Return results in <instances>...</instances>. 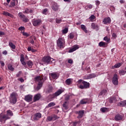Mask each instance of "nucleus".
Wrapping results in <instances>:
<instances>
[{
  "mask_svg": "<svg viewBox=\"0 0 126 126\" xmlns=\"http://www.w3.org/2000/svg\"><path fill=\"white\" fill-rule=\"evenodd\" d=\"M24 60H25V59L24 58V55L23 54H21L20 55V62L22 63V64H23V65H26V62L25 61H24Z\"/></svg>",
  "mask_w": 126,
  "mask_h": 126,
  "instance_id": "17",
  "label": "nucleus"
},
{
  "mask_svg": "<svg viewBox=\"0 0 126 126\" xmlns=\"http://www.w3.org/2000/svg\"><path fill=\"white\" fill-rule=\"evenodd\" d=\"M78 49H79L78 45H75L69 50V53H72L73 52H74V51L78 50Z\"/></svg>",
  "mask_w": 126,
  "mask_h": 126,
  "instance_id": "21",
  "label": "nucleus"
},
{
  "mask_svg": "<svg viewBox=\"0 0 126 126\" xmlns=\"http://www.w3.org/2000/svg\"><path fill=\"white\" fill-rule=\"evenodd\" d=\"M41 99V94H35L33 97L34 102H36V101H39Z\"/></svg>",
  "mask_w": 126,
  "mask_h": 126,
  "instance_id": "18",
  "label": "nucleus"
},
{
  "mask_svg": "<svg viewBox=\"0 0 126 126\" xmlns=\"http://www.w3.org/2000/svg\"><path fill=\"white\" fill-rule=\"evenodd\" d=\"M34 79H43V76L41 75L39 76H37L34 78Z\"/></svg>",
  "mask_w": 126,
  "mask_h": 126,
  "instance_id": "43",
  "label": "nucleus"
},
{
  "mask_svg": "<svg viewBox=\"0 0 126 126\" xmlns=\"http://www.w3.org/2000/svg\"><path fill=\"white\" fill-rule=\"evenodd\" d=\"M10 118L6 116L5 114H0V122L2 124H4L6 120H9Z\"/></svg>",
  "mask_w": 126,
  "mask_h": 126,
  "instance_id": "5",
  "label": "nucleus"
},
{
  "mask_svg": "<svg viewBox=\"0 0 126 126\" xmlns=\"http://www.w3.org/2000/svg\"><path fill=\"white\" fill-rule=\"evenodd\" d=\"M50 77L53 78V79H58L59 78V73L57 72L50 73Z\"/></svg>",
  "mask_w": 126,
  "mask_h": 126,
  "instance_id": "13",
  "label": "nucleus"
},
{
  "mask_svg": "<svg viewBox=\"0 0 126 126\" xmlns=\"http://www.w3.org/2000/svg\"><path fill=\"white\" fill-rule=\"evenodd\" d=\"M87 71H88V72H90V67H88L87 68Z\"/></svg>",
  "mask_w": 126,
  "mask_h": 126,
  "instance_id": "64",
  "label": "nucleus"
},
{
  "mask_svg": "<svg viewBox=\"0 0 126 126\" xmlns=\"http://www.w3.org/2000/svg\"><path fill=\"white\" fill-rule=\"evenodd\" d=\"M10 102L11 104H15L17 101L16 98V94L15 93H12L10 95Z\"/></svg>",
  "mask_w": 126,
  "mask_h": 126,
  "instance_id": "6",
  "label": "nucleus"
},
{
  "mask_svg": "<svg viewBox=\"0 0 126 126\" xmlns=\"http://www.w3.org/2000/svg\"><path fill=\"white\" fill-rule=\"evenodd\" d=\"M53 92V87L49 86L46 91V93H51Z\"/></svg>",
  "mask_w": 126,
  "mask_h": 126,
  "instance_id": "35",
  "label": "nucleus"
},
{
  "mask_svg": "<svg viewBox=\"0 0 126 126\" xmlns=\"http://www.w3.org/2000/svg\"><path fill=\"white\" fill-rule=\"evenodd\" d=\"M32 98H33V96L31 94H28L25 96V100L27 102H31L32 101Z\"/></svg>",
  "mask_w": 126,
  "mask_h": 126,
  "instance_id": "15",
  "label": "nucleus"
},
{
  "mask_svg": "<svg viewBox=\"0 0 126 126\" xmlns=\"http://www.w3.org/2000/svg\"><path fill=\"white\" fill-rule=\"evenodd\" d=\"M118 106H121V107H124V106H126V100L119 102L118 103Z\"/></svg>",
  "mask_w": 126,
  "mask_h": 126,
  "instance_id": "31",
  "label": "nucleus"
},
{
  "mask_svg": "<svg viewBox=\"0 0 126 126\" xmlns=\"http://www.w3.org/2000/svg\"><path fill=\"white\" fill-rule=\"evenodd\" d=\"M99 47H102V48H106L107 47V46H108V44H107V43L104 42L103 41H101L98 44Z\"/></svg>",
  "mask_w": 126,
  "mask_h": 126,
  "instance_id": "23",
  "label": "nucleus"
},
{
  "mask_svg": "<svg viewBox=\"0 0 126 126\" xmlns=\"http://www.w3.org/2000/svg\"><path fill=\"white\" fill-rule=\"evenodd\" d=\"M103 40L104 41H106V42H107V43L110 42V38H108V36L104 37L103 38Z\"/></svg>",
  "mask_w": 126,
  "mask_h": 126,
  "instance_id": "46",
  "label": "nucleus"
},
{
  "mask_svg": "<svg viewBox=\"0 0 126 126\" xmlns=\"http://www.w3.org/2000/svg\"><path fill=\"white\" fill-rule=\"evenodd\" d=\"M53 121H56L57 120V116L56 115H53L52 116Z\"/></svg>",
  "mask_w": 126,
  "mask_h": 126,
  "instance_id": "49",
  "label": "nucleus"
},
{
  "mask_svg": "<svg viewBox=\"0 0 126 126\" xmlns=\"http://www.w3.org/2000/svg\"><path fill=\"white\" fill-rule=\"evenodd\" d=\"M112 83L114 85H118V84H119V81L118 79H113L112 80Z\"/></svg>",
  "mask_w": 126,
  "mask_h": 126,
  "instance_id": "41",
  "label": "nucleus"
},
{
  "mask_svg": "<svg viewBox=\"0 0 126 126\" xmlns=\"http://www.w3.org/2000/svg\"><path fill=\"white\" fill-rule=\"evenodd\" d=\"M101 111L102 113H107V112H109V108L106 107H102L101 108Z\"/></svg>",
  "mask_w": 126,
  "mask_h": 126,
  "instance_id": "32",
  "label": "nucleus"
},
{
  "mask_svg": "<svg viewBox=\"0 0 126 126\" xmlns=\"http://www.w3.org/2000/svg\"><path fill=\"white\" fill-rule=\"evenodd\" d=\"M112 37L114 38H116L117 37V34L116 33L114 32L112 33Z\"/></svg>",
  "mask_w": 126,
  "mask_h": 126,
  "instance_id": "60",
  "label": "nucleus"
},
{
  "mask_svg": "<svg viewBox=\"0 0 126 126\" xmlns=\"http://www.w3.org/2000/svg\"><path fill=\"white\" fill-rule=\"evenodd\" d=\"M32 48H31V47H29L28 48V52H31V51H32Z\"/></svg>",
  "mask_w": 126,
  "mask_h": 126,
  "instance_id": "63",
  "label": "nucleus"
},
{
  "mask_svg": "<svg viewBox=\"0 0 126 126\" xmlns=\"http://www.w3.org/2000/svg\"><path fill=\"white\" fill-rule=\"evenodd\" d=\"M111 21L110 17H106L103 19V22L104 24H110Z\"/></svg>",
  "mask_w": 126,
  "mask_h": 126,
  "instance_id": "16",
  "label": "nucleus"
},
{
  "mask_svg": "<svg viewBox=\"0 0 126 126\" xmlns=\"http://www.w3.org/2000/svg\"><path fill=\"white\" fill-rule=\"evenodd\" d=\"M68 32V28H65L64 30H63V34H66Z\"/></svg>",
  "mask_w": 126,
  "mask_h": 126,
  "instance_id": "45",
  "label": "nucleus"
},
{
  "mask_svg": "<svg viewBox=\"0 0 126 126\" xmlns=\"http://www.w3.org/2000/svg\"><path fill=\"white\" fill-rule=\"evenodd\" d=\"M18 15L20 19H21V20H22L23 22L26 23L29 21V19H28L27 17H26V16H25V15L22 14V13L21 12L19 13Z\"/></svg>",
  "mask_w": 126,
  "mask_h": 126,
  "instance_id": "8",
  "label": "nucleus"
},
{
  "mask_svg": "<svg viewBox=\"0 0 126 126\" xmlns=\"http://www.w3.org/2000/svg\"><path fill=\"white\" fill-rule=\"evenodd\" d=\"M41 24H42V20L41 19H37L32 21V25L33 26H40Z\"/></svg>",
  "mask_w": 126,
  "mask_h": 126,
  "instance_id": "9",
  "label": "nucleus"
},
{
  "mask_svg": "<svg viewBox=\"0 0 126 126\" xmlns=\"http://www.w3.org/2000/svg\"><path fill=\"white\" fill-rule=\"evenodd\" d=\"M94 77H97V75L93 73L88 75L87 79H91V78H94Z\"/></svg>",
  "mask_w": 126,
  "mask_h": 126,
  "instance_id": "26",
  "label": "nucleus"
},
{
  "mask_svg": "<svg viewBox=\"0 0 126 126\" xmlns=\"http://www.w3.org/2000/svg\"><path fill=\"white\" fill-rule=\"evenodd\" d=\"M9 46L10 48H11L13 50H15L16 48V46L15 45L13 44V43L12 42H9Z\"/></svg>",
  "mask_w": 126,
  "mask_h": 126,
  "instance_id": "28",
  "label": "nucleus"
},
{
  "mask_svg": "<svg viewBox=\"0 0 126 126\" xmlns=\"http://www.w3.org/2000/svg\"><path fill=\"white\" fill-rule=\"evenodd\" d=\"M88 7L89 8H90V9H91L93 7V6L92 5V4H90L88 5Z\"/></svg>",
  "mask_w": 126,
  "mask_h": 126,
  "instance_id": "62",
  "label": "nucleus"
},
{
  "mask_svg": "<svg viewBox=\"0 0 126 126\" xmlns=\"http://www.w3.org/2000/svg\"><path fill=\"white\" fill-rule=\"evenodd\" d=\"M122 65H123V63H117L112 66V68H119V67H121Z\"/></svg>",
  "mask_w": 126,
  "mask_h": 126,
  "instance_id": "27",
  "label": "nucleus"
},
{
  "mask_svg": "<svg viewBox=\"0 0 126 126\" xmlns=\"http://www.w3.org/2000/svg\"><path fill=\"white\" fill-rule=\"evenodd\" d=\"M47 120L49 122H51V121H53V118L52 116H49L47 117Z\"/></svg>",
  "mask_w": 126,
  "mask_h": 126,
  "instance_id": "54",
  "label": "nucleus"
},
{
  "mask_svg": "<svg viewBox=\"0 0 126 126\" xmlns=\"http://www.w3.org/2000/svg\"><path fill=\"white\" fill-rule=\"evenodd\" d=\"M81 28L82 30L85 32V33H88V31L86 29V27L84 25H81Z\"/></svg>",
  "mask_w": 126,
  "mask_h": 126,
  "instance_id": "30",
  "label": "nucleus"
},
{
  "mask_svg": "<svg viewBox=\"0 0 126 126\" xmlns=\"http://www.w3.org/2000/svg\"><path fill=\"white\" fill-rule=\"evenodd\" d=\"M69 98H70V96L66 95L65 97V100H66V101H68V100H69Z\"/></svg>",
  "mask_w": 126,
  "mask_h": 126,
  "instance_id": "57",
  "label": "nucleus"
},
{
  "mask_svg": "<svg viewBox=\"0 0 126 126\" xmlns=\"http://www.w3.org/2000/svg\"><path fill=\"white\" fill-rule=\"evenodd\" d=\"M63 90H59L57 92H56L55 94H54L52 95H50L49 96V97L50 98H51V99L50 100V101H52V99H54V98H55V97H57L58 96H59V95H61V94L63 93Z\"/></svg>",
  "mask_w": 126,
  "mask_h": 126,
  "instance_id": "7",
  "label": "nucleus"
},
{
  "mask_svg": "<svg viewBox=\"0 0 126 126\" xmlns=\"http://www.w3.org/2000/svg\"><path fill=\"white\" fill-rule=\"evenodd\" d=\"M0 63L1 64V66H4L5 65L4 63H3V61H0Z\"/></svg>",
  "mask_w": 126,
  "mask_h": 126,
  "instance_id": "59",
  "label": "nucleus"
},
{
  "mask_svg": "<svg viewBox=\"0 0 126 126\" xmlns=\"http://www.w3.org/2000/svg\"><path fill=\"white\" fill-rule=\"evenodd\" d=\"M126 73V71L125 70H120L119 71V74H120V75H125Z\"/></svg>",
  "mask_w": 126,
  "mask_h": 126,
  "instance_id": "33",
  "label": "nucleus"
},
{
  "mask_svg": "<svg viewBox=\"0 0 126 126\" xmlns=\"http://www.w3.org/2000/svg\"><path fill=\"white\" fill-rule=\"evenodd\" d=\"M100 3H101V2H100V1L97 0L96 1H95V4L96 5L98 6L100 4Z\"/></svg>",
  "mask_w": 126,
  "mask_h": 126,
  "instance_id": "56",
  "label": "nucleus"
},
{
  "mask_svg": "<svg viewBox=\"0 0 126 126\" xmlns=\"http://www.w3.org/2000/svg\"><path fill=\"white\" fill-rule=\"evenodd\" d=\"M67 104V101H65L63 105V108H64L65 110H67V109H68L67 104Z\"/></svg>",
  "mask_w": 126,
  "mask_h": 126,
  "instance_id": "37",
  "label": "nucleus"
},
{
  "mask_svg": "<svg viewBox=\"0 0 126 126\" xmlns=\"http://www.w3.org/2000/svg\"><path fill=\"white\" fill-rule=\"evenodd\" d=\"M27 64L30 68L32 67V66L33 65V62L31 61H29L27 62Z\"/></svg>",
  "mask_w": 126,
  "mask_h": 126,
  "instance_id": "34",
  "label": "nucleus"
},
{
  "mask_svg": "<svg viewBox=\"0 0 126 126\" xmlns=\"http://www.w3.org/2000/svg\"><path fill=\"white\" fill-rule=\"evenodd\" d=\"M2 14H3V15H4L5 16H9V17H11V18H13V15H12L10 13H9L7 11L3 12Z\"/></svg>",
  "mask_w": 126,
  "mask_h": 126,
  "instance_id": "20",
  "label": "nucleus"
},
{
  "mask_svg": "<svg viewBox=\"0 0 126 126\" xmlns=\"http://www.w3.org/2000/svg\"><path fill=\"white\" fill-rule=\"evenodd\" d=\"M18 30H20V31L25 30V28L24 27H20L19 28Z\"/></svg>",
  "mask_w": 126,
  "mask_h": 126,
  "instance_id": "53",
  "label": "nucleus"
},
{
  "mask_svg": "<svg viewBox=\"0 0 126 126\" xmlns=\"http://www.w3.org/2000/svg\"><path fill=\"white\" fill-rule=\"evenodd\" d=\"M16 4V3L15 1H13L11 2V7H14L15 6V5Z\"/></svg>",
  "mask_w": 126,
  "mask_h": 126,
  "instance_id": "50",
  "label": "nucleus"
},
{
  "mask_svg": "<svg viewBox=\"0 0 126 126\" xmlns=\"http://www.w3.org/2000/svg\"><path fill=\"white\" fill-rule=\"evenodd\" d=\"M48 11V9L47 8H45L43 10V11H42V13L43 14H47V12Z\"/></svg>",
  "mask_w": 126,
  "mask_h": 126,
  "instance_id": "51",
  "label": "nucleus"
},
{
  "mask_svg": "<svg viewBox=\"0 0 126 126\" xmlns=\"http://www.w3.org/2000/svg\"><path fill=\"white\" fill-rule=\"evenodd\" d=\"M124 119V114H117L115 115L114 119L116 122H119V121H122Z\"/></svg>",
  "mask_w": 126,
  "mask_h": 126,
  "instance_id": "10",
  "label": "nucleus"
},
{
  "mask_svg": "<svg viewBox=\"0 0 126 126\" xmlns=\"http://www.w3.org/2000/svg\"><path fill=\"white\" fill-rule=\"evenodd\" d=\"M52 8L54 11H57L59 9V6L58 4L56 3H54L53 5L52 6Z\"/></svg>",
  "mask_w": 126,
  "mask_h": 126,
  "instance_id": "24",
  "label": "nucleus"
},
{
  "mask_svg": "<svg viewBox=\"0 0 126 126\" xmlns=\"http://www.w3.org/2000/svg\"><path fill=\"white\" fill-rule=\"evenodd\" d=\"M57 45L59 48H60V49L64 48V45H65L64 39L63 37H59L57 40Z\"/></svg>",
  "mask_w": 126,
  "mask_h": 126,
  "instance_id": "3",
  "label": "nucleus"
},
{
  "mask_svg": "<svg viewBox=\"0 0 126 126\" xmlns=\"http://www.w3.org/2000/svg\"><path fill=\"white\" fill-rule=\"evenodd\" d=\"M109 103H110L111 104H112V103H116V102H117V97H116V96H111L110 97H109L108 99Z\"/></svg>",
  "mask_w": 126,
  "mask_h": 126,
  "instance_id": "14",
  "label": "nucleus"
},
{
  "mask_svg": "<svg viewBox=\"0 0 126 126\" xmlns=\"http://www.w3.org/2000/svg\"><path fill=\"white\" fill-rule=\"evenodd\" d=\"M88 102V98H83V99L81 100L80 101V103L81 105H83L84 104H87V102Z\"/></svg>",
  "mask_w": 126,
  "mask_h": 126,
  "instance_id": "25",
  "label": "nucleus"
},
{
  "mask_svg": "<svg viewBox=\"0 0 126 126\" xmlns=\"http://www.w3.org/2000/svg\"><path fill=\"white\" fill-rule=\"evenodd\" d=\"M44 81L45 80L43 79H35V82H38L37 86L35 89V90H36L37 91L40 90V89L42 88V86H43V84L44 83Z\"/></svg>",
  "mask_w": 126,
  "mask_h": 126,
  "instance_id": "4",
  "label": "nucleus"
},
{
  "mask_svg": "<svg viewBox=\"0 0 126 126\" xmlns=\"http://www.w3.org/2000/svg\"><path fill=\"white\" fill-rule=\"evenodd\" d=\"M107 93V90H103L100 93H99V95H105Z\"/></svg>",
  "mask_w": 126,
  "mask_h": 126,
  "instance_id": "42",
  "label": "nucleus"
},
{
  "mask_svg": "<svg viewBox=\"0 0 126 126\" xmlns=\"http://www.w3.org/2000/svg\"><path fill=\"white\" fill-rule=\"evenodd\" d=\"M75 113L76 115H78L77 116V119H81L83 117V115H84V110H80L79 111H76Z\"/></svg>",
  "mask_w": 126,
  "mask_h": 126,
  "instance_id": "11",
  "label": "nucleus"
},
{
  "mask_svg": "<svg viewBox=\"0 0 126 126\" xmlns=\"http://www.w3.org/2000/svg\"><path fill=\"white\" fill-rule=\"evenodd\" d=\"M69 39H73L74 38V34L73 33H70L68 35Z\"/></svg>",
  "mask_w": 126,
  "mask_h": 126,
  "instance_id": "44",
  "label": "nucleus"
},
{
  "mask_svg": "<svg viewBox=\"0 0 126 126\" xmlns=\"http://www.w3.org/2000/svg\"><path fill=\"white\" fill-rule=\"evenodd\" d=\"M22 34L23 35V36H26V37H29L30 36V35L29 34V33H27V32H22Z\"/></svg>",
  "mask_w": 126,
  "mask_h": 126,
  "instance_id": "48",
  "label": "nucleus"
},
{
  "mask_svg": "<svg viewBox=\"0 0 126 126\" xmlns=\"http://www.w3.org/2000/svg\"><path fill=\"white\" fill-rule=\"evenodd\" d=\"M65 83L67 84V85H70V84L72 83V81L70 79H66L65 81Z\"/></svg>",
  "mask_w": 126,
  "mask_h": 126,
  "instance_id": "40",
  "label": "nucleus"
},
{
  "mask_svg": "<svg viewBox=\"0 0 126 126\" xmlns=\"http://www.w3.org/2000/svg\"><path fill=\"white\" fill-rule=\"evenodd\" d=\"M42 118V114L40 113H36L33 116L34 121H39Z\"/></svg>",
  "mask_w": 126,
  "mask_h": 126,
  "instance_id": "12",
  "label": "nucleus"
},
{
  "mask_svg": "<svg viewBox=\"0 0 126 126\" xmlns=\"http://www.w3.org/2000/svg\"><path fill=\"white\" fill-rule=\"evenodd\" d=\"M42 61L43 63H46V64H50L55 63V60L50 56H44L42 59Z\"/></svg>",
  "mask_w": 126,
  "mask_h": 126,
  "instance_id": "2",
  "label": "nucleus"
},
{
  "mask_svg": "<svg viewBox=\"0 0 126 126\" xmlns=\"http://www.w3.org/2000/svg\"><path fill=\"white\" fill-rule=\"evenodd\" d=\"M8 68L9 70H11V71H13V70H14V68L12 67V65H11V64L8 65Z\"/></svg>",
  "mask_w": 126,
  "mask_h": 126,
  "instance_id": "38",
  "label": "nucleus"
},
{
  "mask_svg": "<svg viewBox=\"0 0 126 126\" xmlns=\"http://www.w3.org/2000/svg\"><path fill=\"white\" fill-rule=\"evenodd\" d=\"M78 83L80 84L79 86H78L80 89H87V88H89V86H90L89 83L82 81V80H79L78 81Z\"/></svg>",
  "mask_w": 126,
  "mask_h": 126,
  "instance_id": "1",
  "label": "nucleus"
},
{
  "mask_svg": "<svg viewBox=\"0 0 126 126\" xmlns=\"http://www.w3.org/2000/svg\"><path fill=\"white\" fill-rule=\"evenodd\" d=\"M91 27H92V29H95L96 31L99 30V29H98L99 25H98V24H97L96 23H92Z\"/></svg>",
  "mask_w": 126,
  "mask_h": 126,
  "instance_id": "19",
  "label": "nucleus"
},
{
  "mask_svg": "<svg viewBox=\"0 0 126 126\" xmlns=\"http://www.w3.org/2000/svg\"><path fill=\"white\" fill-rule=\"evenodd\" d=\"M62 22V19H56V23H61Z\"/></svg>",
  "mask_w": 126,
  "mask_h": 126,
  "instance_id": "55",
  "label": "nucleus"
},
{
  "mask_svg": "<svg viewBox=\"0 0 126 126\" xmlns=\"http://www.w3.org/2000/svg\"><path fill=\"white\" fill-rule=\"evenodd\" d=\"M24 13H26L27 14H28L29 13H33V9L31 8H26L25 9V10L24 12H23Z\"/></svg>",
  "mask_w": 126,
  "mask_h": 126,
  "instance_id": "22",
  "label": "nucleus"
},
{
  "mask_svg": "<svg viewBox=\"0 0 126 126\" xmlns=\"http://www.w3.org/2000/svg\"><path fill=\"white\" fill-rule=\"evenodd\" d=\"M96 17L94 16V15H92L90 18L89 19L91 20L92 22H93V21H95V19Z\"/></svg>",
  "mask_w": 126,
  "mask_h": 126,
  "instance_id": "36",
  "label": "nucleus"
},
{
  "mask_svg": "<svg viewBox=\"0 0 126 126\" xmlns=\"http://www.w3.org/2000/svg\"><path fill=\"white\" fill-rule=\"evenodd\" d=\"M113 79H119V76H118V74H114L113 76Z\"/></svg>",
  "mask_w": 126,
  "mask_h": 126,
  "instance_id": "47",
  "label": "nucleus"
},
{
  "mask_svg": "<svg viewBox=\"0 0 126 126\" xmlns=\"http://www.w3.org/2000/svg\"><path fill=\"white\" fill-rule=\"evenodd\" d=\"M3 55H7V51L6 50H5L2 52Z\"/></svg>",
  "mask_w": 126,
  "mask_h": 126,
  "instance_id": "61",
  "label": "nucleus"
},
{
  "mask_svg": "<svg viewBox=\"0 0 126 126\" xmlns=\"http://www.w3.org/2000/svg\"><path fill=\"white\" fill-rule=\"evenodd\" d=\"M21 74H22V71H19V72L16 75L17 77H19V76H20Z\"/></svg>",
  "mask_w": 126,
  "mask_h": 126,
  "instance_id": "52",
  "label": "nucleus"
},
{
  "mask_svg": "<svg viewBox=\"0 0 126 126\" xmlns=\"http://www.w3.org/2000/svg\"><path fill=\"white\" fill-rule=\"evenodd\" d=\"M68 63H73V61L71 59H69L68 60Z\"/></svg>",
  "mask_w": 126,
  "mask_h": 126,
  "instance_id": "58",
  "label": "nucleus"
},
{
  "mask_svg": "<svg viewBox=\"0 0 126 126\" xmlns=\"http://www.w3.org/2000/svg\"><path fill=\"white\" fill-rule=\"evenodd\" d=\"M6 116H7V117H8V116L9 117H12V116H13V113L11 110H8L7 111V114Z\"/></svg>",
  "mask_w": 126,
  "mask_h": 126,
  "instance_id": "29",
  "label": "nucleus"
},
{
  "mask_svg": "<svg viewBox=\"0 0 126 126\" xmlns=\"http://www.w3.org/2000/svg\"><path fill=\"white\" fill-rule=\"evenodd\" d=\"M54 106H56V103L54 102H50L48 104V108H51V107H54Z\"/></svg>",
  "mask_w": 126,
  "mask_h": 126,
  "instance_id": "39",
  "label": "nucleus"
}]
</instances>
